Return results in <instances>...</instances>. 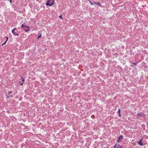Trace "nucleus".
Here are the masks:
<instances>
[{"mask_svg":"<svg viewBox=\"0 0 148 148\" xmlns=\"http://www.w3.org/2000/svg\"><path fill=\"white\" fill-rule=\"evenodd\" d=\"M12 32L14 35H18V30H17V29L16 28H15L12 30Z\"/></svg>","mask_w":148,"mask_h":148,"instance_id":"1","label":"nucleus"},{"mask_svg":"<svg viewBox=\"0 0 148 148\" xmlns=\"http://www.w3.org/2000/svg\"><path fill=\"white\" fill-rule=\"evenodd\" d=\"M26 32H28L29 30V27L28 26H26L23 28Z\"/></svg>","mask_w":148,"mask_h":148,"instance_id":"2","label":"nucleus"},{"mask_svg":"<svg viewBox=\"0 0 148 148\" xmlns=\"http://www.w3.org/2000/svg\"><path fill=\"white\" fill-rule=\"evenodd\" d=\"M48 1L50 4H53V5L54 4L53 0H48Z\"/></svg>","mask_w":148,"mask_h":148,"instance_id":"3","label":"nucleus"},{"mask_svg":"<svg viewBox=\"0 0 148 148\" xmlns=\"http://www.w3.org/2000/svg\"><path fill=\"white\" fill-rule=\"evenodd\" d=\"M142 139L140 140L138 142V143L141 146L143 145V144L142 143Z\"/></svg>","mask_w":148,"mask_h":148,"instance_id":"4","label":"nucleus"},{"mask_svg":"<svg viewBox=\"0 0 148 148\" xmlns=\"http://www.w3.org/2000/svg\"><path fill=\"white\" fill-rule=\"evenodd\" d=\"M46 5L47 6L49 5L50 6H51L53 5V4H50V3L48 2V1H47V3L46 4Z\"/></svg>","mask_w":148,"mask_h":148,"instance_id":"5","label":"nucleus"},{"mask_svg":"<svg viewBox=\"0 0 148 148\" xmlns=\"http://www.w3.org/2000/svg\"><path fill=\"white\" fill-rule=\"evenodd\" d=\"M123 138V137L122 135H121L119 138V139L120 140H122Z\"/></svg>","mask_w":148,"mask_h":148,"instance_id":"6","label":"nucleus"},{"mask_svg":"<svg viewBox=\"0 0 148 148\" xmlns=\"http://www.w3.org/2000/svg\"><path fill=\"white\" fill-rule=\"evenodd\" d=\"M117 143H116V144L114 146V148H118V147H116V146H117Z\"/></svg>","mask_w":148,"mask_h":148,"instance_id":"7","label":"nucleus"},{"mask_svg":"<svg viewBox=\"0 0 148 148\" xmlns=\"http://www.w3.org/2000/svg\"><path fill=\"white\" fill-rule=\"evenodd\" d=\"M6 37L7 38V40H6V41L5 42H4V43H3V44L2 45H3L4 44H5V43L6 42V41H7V40H8V37Z\"/></svg>","mask_w":148,"mask_h":148,"instance_id":"8","label":"nucleus"},{"mask_svg":"<svg viewBox=\"0 0 148 148\" xmlns=\"http://www.w3.org/2000/svg\"><path fill=\"white\" fill-rule=\"evenodd\" d=\"M26 26H24V25L23 24H22L21 25V27L23 28L25 27Z\"/></svg>","mask_w":148,"mask_h":148,"instance_id":"9","label":"nucleus"},{"mask_svg":"<svg viewBox=\"0 0 148 148\" xmlns=\"http://www.w3.org/2000/svg\"><path fill=\"white\" fill-rule=\"evenodd\" d=\"M59 17L61 19H62V15H60L59 16Z\"/></svg>","mask_w":148,"mask_h":148,"instance_id":"10","label":"nucleus"},{"mask_svg":"<svg viewBox=\"0 0 148 148\" xmlns=\"http://www.w3.org/2000/svg\"><path fill=\"white\" fill-rule=\"evenodd\" d=\"M41 35L40 34V36H38V39L40 38L41 37Z\"/></svg>","mask_w":148,"mask_h":148,"instance_id":"11","label":"nucleus"},{"mask_svg":"<svg viewBox=\"0 0 148 148\" xmlns=\"http://www.w3.org/2000/svg\"><path fill=\"white\" fill-rule=\"evenodd\" d=\"M90 3L91 4V5H94V3H93L92 2H91L90 1Z\"/></svg>","mask_w":148,"mask_h":148,"instance_id":"12","label":"nucleus"},{"mask_svg":"<svg viewBox=\"0 0 148 148\" xmlns=\"http://www.w3.org/2000/svg\"><path fill=\"white\" fill-rule=\"evenodd\" d=\"M120 109H119L118 110V112L119 113H120Z\"/></svg>","mask_w":148,"mask_h":148,"instance_id":"13","label":"nucleus"},{"mask_svg":"<svg viewBox=\"0 0 148 148\" xmlns=\"http://www.w3.org/2000/svg\"><path fill=\"white\" fill-rule=\"evenodd\" d=\"M120 142H121V141H120V140H119V139H118V141H117V142H118V143H120Z\"/></svg>","mask_w":148,"mask_h":148,"instance_id":"14","label":"nucleus"},{"mask_svg":"<svg viewBox=\"0 0 148 148\" xmlns=\"http://www.w3.org/2000/svg\"><path fill=\"white\" fill-rule=\"evenodd\" d=\"M25 80V79H23L22 80V81L23 82Z\"/></svg>","mask_w":148,"mask_h":148,"instance_id":"15","label":"nucleus"},{"mask_svg":"<svg viewBox=\"0 0 148 148\" xmlns=\"http://www.w3.org/2000/svg\"><path fill=\"white\" fill-rule=\"evenodd\" d=\"M12 92L11 91H10L9 93H8V94H10L11 93H12Z\"/></svg>","mask_w":148,"mask_h":148,"instance_id":"16","label":"nucleus"},{"mask_svg":"<svg viewBox=\"0 0 148 148\" xmlns=\"http://www.w3.org/2000/svg\"><path fill=\"white\" fill-rule=\"evenodd\" d=\"M12 0H10V3H12Z\"/></svg>","mask_w":148,"mask_h":148,"instance_id":"17","label":"nucleus"},{"mask_svg":"<svg viewBox=\"0 0 148 148\" xmlns=\"http://www.w3.org/2000/svg\"><path fill=\"white\" fill-rule=\"evenodd\" d=\"M119 116H120H120H121L120 113H119Z\"/></svg>","mask_w":148,"mask_h":148,"instance_id":"18","label":"nucleus"},{"mask_svg":"<svg viewBox=\"0 0 148 148\" xmlns=\"http://www.w3.org/2000/svg\"><path fill=\"white\" fill-rule=\"evenodd\" d=\"M23 85V83H21V85Z\"/></svg>","mask_w":148,"mask_h":148,"instance_id":"19","label":"nucleus"},{"mask_svg":"<svg viewBox=\"0 0 148 148\" xmlns=\"http://www.w3.org/2000/svg\"><path fill=\"white\" fill-rule=\"evenodd\" d=\"M95 3V4H99V3H97H97Z\"/></svg>","mask_w":148,"mask_h":148,"instance_id":"20","label":"nucleus"},{"mask_svg":"<svg viewBox=\"0 0 148 148\" xmlns=\"http://www.w3.org/2000/svg\"><path fill=\"white\" fill-rule=\"evenodd\" d=\"M117 147H119V145H118Z\"/></svg>","mask_w":148,"mask_h":148,"instance_id":"21","label":"nucleus"}]
</instances>
